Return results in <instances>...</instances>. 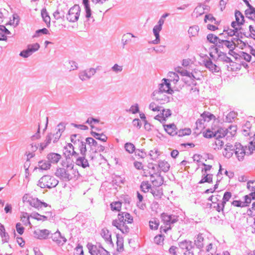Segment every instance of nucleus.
<instances>
[{"label": "nucleus", "instance_id": "nucleus-1", "mask_svg": "<svg viewBox=\"0 0 255 255\" xmlns=\"http://www.w3.org/2000/svg\"><path fill=\"white\" fill-rule=\"evenodd\" d=\"M78 174V171L74 169L73 165L68 164L66 168H57L55 172L57 177L65 182L69 181Z\"/></svg>", "mask_w": 255, "mask_h": 255}, {"label": "nucleus", "instance_id": "nucleus-2", "mask_svg": "<svg viewBox=\"0 0 255 255\" xmlns=\"http://www.w3.org/2000/svg\"><path fill=\"white\" fill-rule=\"evenodd\" d=\"M162 221L166 226H161L160 228V232L166 233L168 230H171V226L178 221L179 217L174 215H168L167 213H163L161 215Z\"/></svg>", "mask_w": 255, "mask_h": 255}, {"label": "nucleus", "instance_id": "nucleus-3", "mask_svg": "<svg viewBox=\"0 0 255 255\" xmlns=\"http://www.w3.org/2000/svg\"><path fill=\"white\" fill-rule=\"evenodd\" d=\"M59 181L53 176L46 175L43 176L38 181L37 185L41 188H52L55 187Z\"/></svg>", "mask_w": 255, "mask_h": 255}, {"label": "nucleus", "instance_id": "nucleus-4", "mask_svg": "<svg viewBox=\"0 0 255 255\" xmlns=\"http://www.w3.org/2000/svg\"><path fill=\"white\" fill-rule=\"evenodd\" d=\"M81 8L78 4H75L68 10L66 15L67 20L70 22H76L79 18Z\"/></svg>", "mask_w": 255, "mask_h": 255}, {"label": "nucleus", "instance_id": "nucleus-5", "mask_svg": "<svg viewBox=\"0 0 255 255\" xmlns=\"http://www.w3.org/2000/svg\"><path fill=\"white\" fill-rule=\"evenodd\" d=\"M164 19L160 17L157 22V24L155 25L153 28V33L155 37V39L151 41L150 43L154 44H157L160 42V39L159 33L162 29V25L164 24Z\"/></svg>", "mask_w": 255, "mask_h": 255}, {"label": "nucleus", "instance_id": "nucleus-6", "mask_svg": "<svg viewBox=\"0 0 255 255\" xmlns=\"http://www.w3.org/2000/svg\"><path fill=\"white\" fill-rule=\"evenodd\" d=\"M155 93H166L169 94H172L173 93V90L171 88L170 83L169 80L167 79L163 78L162 80V83L159 85V89L158 91H154Z\"/></svg>", "mask_w": 255, "mask_h": 255}, {"label": "nucleus", "instance_id": "nucleus-7", "mask_svg": "<svg viewBox=\"0 0 255 255\" xmlns=\"http://www.w3.org/2000/svg\"><path fill=\"white\" fill-rule=\"evenodd\" d=\"M23 202L28 203L31 206L39 210L40 200L37 198H33L28 194H25L22 197Z\"/></svg>", "mask_w": 255, "mask_h": 255}, {"label": "nucleus", "instance_id": "nucleus-8", "mask_svg": "<svg viewBox=\"0 0 255 255\" xmlns=\"http://www.w3.org/2000/svg\"><path fill=\"white\" fill-rule=\"evenodd\" d=\"M99 66L96 68H90L87 70L81 71L79 72V77L83 81L90 79L93 76H94L97 70L99 69Z\"/></svg>", "mask_w": 255, "mask_h": 255}, {"label": "nucleus", "instance_id": "nucleus-9", "mask_svg": "<svg viewBox=\"0 0 255 255\" xmlns=\"http://www.w3.org/2000/svg\"><path fill=\"white\" fill-rule=\"evenodd\" d=\"M237 158L239 161H242L244 159L246 154L245 147L239 142L235 144L234 152Z\"/></svg>", "mask_w": 255, "mask_h": 255}, {"label": "nucleus", "instance_id": "nucleus-10", "mask_svg": "<svg viewBox=\"0 0 255 255\" xmlns=\"http://www.w3.org/2000/svg\"><path fill=\"white\" fill-rule=\"evenodd\" d=\"M237 126L231 125L226 129L221 128L220 129L219 133L221 134V137H224L225 136H227L228 137H232L236 134L237 131Z\"/></svg>", "mask_w": 255, "mask_h": 255}, {"label": "nucleus", "instance_id": "nucleus-11", "mask_svg": "<svg viewBox=\"0 0 255 255\" xmlns=\"http://www.w3.org/2000/svg\"><path fill=\"white\" fill-rule=\"evenodd\" d=\"M52 241L58 245H63L67 242V239L64 236H62L60 232L57 230L52 234L51 237Z\"/></svg>", "mask_w": 255, "mask_h": 255}, {"label": "nucleus", "instance_id": "nucleus-12", "mask_svg": "<svg viewBox=\"0 0 255 255\" xmlns=\"http://www.w3.org/2000/svg\"><path fill=\"white\" fill-rule=\"evenodd\" d=\"M33 234L34 237L37 239L46 240L50 234V231L47 229L39 230L34 231Z\"/></svg>", "mask_w": 255, "mask_h": 255}, {"label": "nucleus", "instance_id": "nucleus-13", "mask_svg": "<svg viewBox=\"0 0 255 255\" xmlns=\"http://www.w3.org/2000/svg\"><path fill=\"white\" fill-rule=\"evenodd\" d=\"M203 62L205 66L213 73H217L221 70L220 68L214 64L210 59H205L203 60Z\"/></svg>", "mask_w": 255, "mask_h": 255}, {"label": "nucleus", "instance_id": "nucleus-14", "mask_svg": "<svg viewBox=\"0 0 255 255\" xmlns=\"http://www.w3.org/2000/svg\"><path fill=\"white\" fill-rule=\"evenodd\" d=\"M235 145H233L230 143H227L223 152V155L227 158L231 157L234 152Z\"/></svg>", "mask_w": 255, "mask_h": 255}, {"label": "nucleus", "instance_id": "nucleus-15", "mask_svg": "<svg viewBox=\"0 0 255 255\" xmlns=\"http://www.w3.org/2000/svg\"><path fill=\"white\" fill-rule=\"evenodd\" d=\"M205 242L206 240L204 239L202 234H198L194 238V245L199 250L203 248Z\"/></svg>", "mask_w": 255, "mask_h": 255}, {"label": "nucleus", "instance_id": "nucleus-16", "mask_svg": "<svg viewBox=\"0 0 255 255\" xmlns=\"http://www.w3.org/2000/svg\"><path fill=\"white\" fill-rule=\"evenodd\" d=\"M157 166V171H159L160 173L161 171L167 172L170 168L169 164L165 160H159Z\"/></svg>", "mask_w": 255, "mask_h": 255}, {"label": "nucleus", "instance_id": "nucleus-17", "mask_svg": "<svg viewBox=\"0 0 255 255\" xmlns=\"http://www.w3.org/2000/svg\"><path fill=\"white\" fill-rule=\"evenodd\" d=\"M178 246L181 249L186 250V251L191 250L194 248L192 242L187 240L179 242Z\"/></svg>", "mask_w": 255, "mask_h": 255}, {"label": "nucleus", "instance_id": "nucleus-18", "mask_svg": "<svg viewBox=\"0 0 255 255\" xmlns=\"http://www.w3.org/2000/svg\"><path fill=\"white\" fill-rule=\"evenodd\" d=\"M76 165L81 166L83 168L89 167V164L88 160L86 158V155H81L78 157L75 162Z\"/></svg>", "mask_w": 255, "mask_h": 255}, {"label": "nucleus", "instance_id": "nucleus-19", "mask_svg": "<svg viewBox=\"0 0 255 255\" xmlns=\"http://www.w3.org/2000/svg\"><path fill=\"white\" fill-rule=\"evenodd\" d=\"M164 130L166 132L171 136H174L176 135V130L177 128L174 124H171L168 125H163Z\"/></svg>", "mask_w": 255, "mask_h": 255}, {"label": "nucleus", "instance_id": "nucleus-20", "mask_svg": "<svg viewBox=\"0 0 255 255\" xmlns=\"http://www.w3.org/2000/svg\"><path fill=\"white\" fill-rule=\"evenodd\" d=\"M61 156L60 154L52 152L49 153L47 156L48 161L50 163H57L60 159Z\"/></svg>", "mask_w": 255, "mask_h": 255}, {"label": "nucleus", "instance_id": "nucleus-21", "mask_svg": "<svg viewBox=\"0 0 255 255\" xmlns=\"http://www.w3.org/2000/svg\"><path fill=\"white\" fill-rule=\"evenodd\" d=\"M156 179L152 180V184L153 186L159 187L163 184L164 181V178L161 175L159 171H157L155 173Z\"/></svg>", "mask_w": 255, "mask_h": 255}, {"label": "nucleus", "instance_id": "nucleus-22", "mask_svg": "<svg viewBox=\"0 0 255 255\" xmlns=\"http://www.w3.org/2000/svg\"><path fill=\"white\" fill-rule=\"evenodd\" d=\"M227 70L228 71H237L241 69V65L233 62L232 60L229 63V65H226Z\"/></svg>", "mask_w": 255, "mask_h": 255}, {"label": "nucleus", "instance_id": "nucleus-23", "mask_svg": "<svg viewBox=\"0 0 255 255\" xmlns=\"http://www.w3.org/2000/svg\"><path fill=\"white\" fill-rule=\"evenodd\" d=\"M243 0L248 7V8L245 11V14L247 18H251V15H252V14L255 11V7H254L250 3L248 0Z\"/></svg>", "mask_w": 255, "mask_h": 255}, {"label": "nucleus", "instance_id": "nucleus-24", "mask_svg": "<svg viewBox=\"0 0 255 255\" xmlns=\"http://www.w3.org/2000/svg\"><path fill=\"white\" fill-rule=\"evenodd\" d=\"M82 3L84 5V9L85 10L86 14L85 16L87 18H89L91 17L92 10L90 5L89 0H83Z\"/></svg>", "mask_w": 255, "mask_h": 255}, {"label": "nucleus", "instance_id": "nucleus-25", "mask_svg": "<svg viewBox=\"0 0 255 255\" xmlns=\"http://www.w3.org/2000/svg\"><path fill=\"white\" fill-rule=\"evenodd\" d=\"M220 129H219L217 132H214L210 129L208 128L206 130V131L203 133V136L208 138H210L213 137H221V134L219 133Z\"/></svg>", "mask_w": 255, "mask_h": 255}, {"label": "nucleus", "instance_id": "nucleus-26", "mask_svg": "<svg viewBox=\"0 0 255 255\" xmlns=\"http://www.w3.org/2000/svg\"><path fill=\"white\" fill-rule=\"evenodd\" d=\"M87 247L91 255H98L99 254L101 253L100 249H98L96 245H93L92 244L89 243Z\"/></svg>", "mask_w": 255, "mask_h": 255}, {"label": "nucleus", "instance_id": "nucleus-27", "mask_svg": "<svg viewBox=\"0 0 255 255\" xmlns=\"http://www.w3.org/2000/svg\"><path fill=\"white\" fill-rule=\"evenodd\" d=\"M41 16L43 21L46 24L48 27L50 26V17L46 9V8H42L41 11Z\"/></svg>", "mask_w": 255, "mask_h": 255}, {"label": "nucleus", "instance_id": "nucleus-28", "mask_svg": "<svg viewBox=\"0 0 255 255\" xmlns=\"http://www.w3.org/2000/svg\"><path fill=\"white\" fill-rule=\"evenodd\" d=\"M235 18L236 21L238 24H239V26H241L245 22L244 16V15L239 10H236L235 11Z\"/></svg>", "mask_w": 255, "mask_h": 255}, {"label": "nucleus", "instance_id": "nucleus-29", "mask_svg": "<svg viewBox=\"0 0 255 255\" xmlns=\"http://www.w3.org/2000/svg\"><path fill=\"white\" fill-rule=\"evenodd\" d=\"M221 138L216 137L215 140L212 144L213 148L216 150L221 149L224 144V142L220 139Z\"/></svg>", "mask_w": 255, "mask_h": 255}, {"label": "nucleus", "instance_id": "nucleus-30", "mask_svg": "<svg viewBox=\"0 0 255 255\" xmlns=\"http://www.w3.org/2000/svg\"><path fill=\"white\" fill-rule=\"evenodd\" d=\"M91 134L96 139L103 142H106L108 139V137L103 133H99L95 131H91Z\"/></svg>", "mask_w": 255, "mask_h": 255}, {"label": "nucleus", "instance_id": "nucleus-31", "mask_svg": "<svg viewBox=\"0 0 255 255\" xmlns=\"http://www.w3.org/2000/svg\"><path fill=\"white\" fill-rule=\"evenodd\" d=\"M31 218L35 219L37 221H45L48 220L49 218L48 216L41 215L37 212H33L30 215Z\"/></svg>", "mask_w": 255, "mask_h": 255}, {"label": "nucleus", "instance_id": "nucleus-32", "mask_svg": "<svg viewBox=\"0 0 255 255\" xmlns=\"http://www.w3.org/2000/svg\"><path fill=\"white\" fill-rule=\"evenodd\" d=\"M224 208L225 207L223 205L221 202H213V203L210 204V208L214 209L218 212H222V213H224Z\"/></svg>", "mask_w": 255, "mask_h": 255}, {"label": "nucleus", "instance_id": "nucleus-33", "mask_svg": "<svg viewBox=\"0 0 255 255\" xmlns=\"http://www.w3.org/2000/svg\"><path fill=\"white\" fill-rule=\"evenodd\" d=\"M202 178L199 182V184H202L205 182H207L209 183H212V179H213V174H206V173H202Z\"/></svg>", "mask_w": 255, "mask_h": 255}, {"label": "nucleus", "instance_id": "nucleus-34", "mask_svg": "<svg viewBox=\"0 0 255 255\" xmlns=\"http://www.w3.org/2000/svg\"><path fill=\"white\" fill-rule=\"evenodd\" d=\"M38 166L39 169L46 170L50 168L51 163L48 161L41 160L38 162Z\"/></svg>", "mask_w": 255, "mask_h": 255}, {"label": "nucleus", "instance_id": "nucleus-35", "mask_svg": "<svg viewBox=\"0 0 255 255\" xmlns=\"http://www.w3.org/2000/svg\"><path fill=\"white\" fill-rule=\"evenodd\" d=\"M79 149L80 150V154L81 155H86L87 153V148H86V144H87V141H82V139L79 142Z\"/></svg>", "mask_w": 255, "mask_h": 255}, {"label": "nucleus", "instance_id": "nucleus-36", "mask_svg": "<svg viewBox=\"0 0 255 255\" xmlns=\"http://www.w3.org/2000/svg\"><path fill=\"white\" fill-rule=\"evenodd\" d=\"M169 82H172L174 84H176L179 80L178 75L173 72H169L168 74Z\"/></svg>", "mask_w": 255, "mask_h": 255}, {"label": "nucleus", "instance_id": "nucleus-37", "mask_svg": "<svg viewBox=\"0 0 255 255\" xmlns=\"http://www.w3.org/2000/svg\"><path fill=\"white\" fill-rule=\"evenodd\" d=\"M207 39L209 42L213 44H217V42L219 44L220 40H221L218 36L212 33L207 35Z\"/></svg>", "mask_w": 255, "mask_h": 255}, {"label": "nucleus", "instance_id": "nucleus-38", "mask_svg": "<svg viewBox=\"0 0 255 255\" xmlns=\"http://www.w3.org/2000/svg\"><path fill=\"white\" fill-rule=\"evenodd\" d=\"M201 118H202L205 122H209L212 119H215V116L208 112H204L203 114L201 115Z\"/></svg>", "mask_w": 255, "mask_h": 255}, {"label": "nucleus", "instance_id": "nucleus-39", "mask_svg": "<svg viewBox=\"0 0 255 255\" xmlns=\"http://www.w3.org/2000/svg\"><path fill=\"white\" fill-rule=\"evenodd\" d=\"M218 59L219 60L229 63L231 61V59L229 57L227 56L226 53L220 51L218 54Z\"/></svg>", "mask_w": 255, "mask_h": 255}, {"label": "nucleus", "instance_id": "nucleus-40", "mask_svg": "<svg viewBox=\"0 0 255 255\" xmlns=\"http://www.w3.org/2000/svg\"><path fill=\"white\" fill-rule=\"evenodd\" d=\"M101 236L107 242L112 244L111 235L110 234L108 230L102 229L101 232Z\"/></svg>", "mask_w": 255, "mask_h": 255}, {"label": "nucleus", "instance_id": "nucleus-41", "mask_svg": "<svg viewBox=\"0 0 255 255\" xmlns=\"http://www.w3.org/2000/svg\"><path fill=\"white\" fill-rule=\"evenodd\" d=\"M177 132L176 135L178 136L181 137L185 135H190L191 133V130L189 128H185L184 129H180L178 130H176Z\"/></svg>", "mask_w": 255, "mask_h": 255}, {"label": "nucleus", "instance_id": "nucleus-42", "mask_svg": "<svg viewBox=\"0 0 255 255\" xmlns=\"http://www.w3.org/2000/svg\"><path fill=\"white\" fill-rule=\"evenodd\" d=\"M65 11L63 9H57L53 13V16L55 19L58 20L60 18L63 19L65 17Z\"/></svg>", "mask_w": 255, "mask_h": 255}, {"label": "nucleus", "instance_id": "nucleus-43", "mask_svg": "<svg viewBox=\"0 0 255 255\" xmlns=\"http://www.w3.org/2000/svg\"><path fill=\"white\" fill-rule=\"evenodd\" d=\"M220 43L218 45V47H223L224 45L225 46L228 48H233V47L235 46L232 43V41L228 40H220Z\"/></svg>", "mask_w": 255, "mask_h": 255}, {"label": "nucleus", "instance_id": "nucleus-44", "mask_svg": "<svg viewBox=\"0 0 255 255\" xmlns=\"http://www.w3.org/2000/svg\"><path fill=\"white\" fill-rule=\"evenodd\" d=\"M140 188L142 192L146 193L151 188V186L148 181H142L140 184Z\"/></svg>", "mask_w": 255, "mask_h": 255}, {"label": "nucleus", "instance_id": "nucleus-45", "mask_svg": "<svg viewBox=\"0 0 255 255\" xmlns=\"http://www.w3.org/2000/svg\"><path fill=\"white\" fill-rule=\"evenodd\" d=\"M203 7L202 4L200 3L194 9L193 13L196 14L197 17L204 13Z\"/></svg>", "mask_w": 255, "mask_h": 255}, {"label": "nucleus", "instance_id": "nucleus-46", "mask_svg": "<svg viewBox=\"0 0 255 255\" xmlns=\"http://www.w3.org/2000/svg\"><path fill=\"white\" fill-rule=\"evenodd\" d=\"M39 48L40 45L38 43L29 44L27 46V49L31 54L37 51L39 49Z\"/></svg>", "mask_w": 255, "mask_h": 255}, {"label": "nucleus", "instance_id": "nucleus-47", "mask_svg": "<svg viewBox=\"0 0 255 255\" xmlns=\"http://www.w3.org/2000/svg\"><path fill=\"white\" fill-rule=\"evenodd\" d=\"M231 197L232 193L231 192L226 191L224 193L222 200L221 201V203H222L223 205H224V207L226 203L229 201Z\"/></svg>", "mask_w": 255, "mask_h": 255}, {"label": "nucleus", "instance_id": "nucleus-48", "mask_svg": "<svg viewBox=\"0 0 255 255\" xmlns=\"http://www.w3.org/2000/svg\"><path fill=\"white\" fill-rule=\"evenodd\" d=\"M205 122L203 120V119L202 118L198 119L196 122L195 128L196 129L200 130V131H201L205 128L204 125Z\"/></svg>", "mask_w": 255, "mask_h": 255}, {"label": "nucleus", "instance_id": "nucleus-49", "mask_svg": "<svg viewBox=\"0 0 255 255\" xmlns=\"http://www.w3.org/2000/svg\"><path fill=\"white\" fill-rule=\"evenodd\" d=\"M30 215L28 216L27 213H23L22 217H21V221L25 226L31 225L30 222L29 221Z\"/></svg>", "mask_w": 255, "mask_h": 255}, {"label": "nucleus", "instance_id": "nucleus-50", "mask_svg": "<svg viewBox=\"0 0 255 255\" xmlns=\"http://www.w3.org/2000/svg\"><path fill=\"white\" fill-rule=\"evenodd\" d=\"M126 150L129 153H132L135 151V147L133 144L130 142H127L125 144Z\"/></svg>", "mask_w": 255, "mask_h": 255}, {"label": "nucleus", "instance_id": "nucleus-51", "mask_svg": "<svg viewBox=\"0 0 255 255\" xmlns=\"http://www.w3.org/2000/svg\"><path fill=\"white\" fill-rule=\"evenodd\" d=\"M159 225V220L157 219H153L149 222L150 229L151 230H156Z\"/></svg>", "mask_w": 255, "mask_h": 255}, {"label": "nucleus", "instance_id": "nucleus-52", "mask_svg": "<svg viewBox=\"0 0 255 255\" xmlns=\"http://www.w3.org/2000/svg\"><path fill=\"white\" fill-rule=\"evenodd\" d=\"M85 141H87V144L91 147V149L93 150L92 147H97L98 145L97 141L94 139L93 137H87L85 139Z\"/></svg>", "mask_w": 255, "mask_h": 255}, {"label": "nucleus", "instance_id": "nucleus-53", "mask_svg": "<svg viewBox=\"0 0 255 255\" xmlns=\"http://www.w3.org/2000/svg\"><path fill=\"white\" fill-rule=\"evenodd\" d=\"M164 240V236L162 234L156 235L154 238V242L158 245H162Z\"/></svg>", "mask_w": 255, "mask_h": 255}, {"label": "nucleus", "instance_id": "nucleus-54", "mask_svg": "<svg viewBox=\"0 0 255 255\" xmlns=\"http://www.w3.org/2000/svg\"><path fill=\"white\" fill-rule=\"evenodd\" d=\"M199 30V26L197 25H194L190 27L188 30V33L192 36H195L198 34Z\"/></svg>", "mask_w": 255, "mask_h": 255}, {"label": "nucleus", "instance_id": "nucleus-55", "mask_svg": "<svg viewBox=\"0 0 255 255\" xmlns=\"http://www.w3.org/2000/svg\"><path fill=\"white\" fill-rule=\"evenodd\" d=\"M81 140V136L78 134H72L70 136V140L74 144H76L77 142H79Z\"/></svg>", "mask_w": 255, "mask_h": 255}, {"label": "nucleus", "instance_id": "nucleus-56", "mask_svg": "<svg viewBox=\"0 0 255 255\" xmlns=\"http://www.w3.org/2000/svg\"><path fill=\"white\" fill-rule=\"evenodd\" d=\"M207 20L211 21V22H214L216 24H218L219 22L216 21V18L213 16V15L211 14H206L204 18V22H207Z\"/></svg>", "mask_w": 255, "mask_h": 255}, {"label": "nucleus", "instance_id": "nucleus-57", "mask_svg": "<svg viewBox=\"0 0 255 255\" xmlns=\"http://www.w3.org/2000/svg\"><path fill=\"white\" fill-rule=\"evenodd\" d=\"M40 34H49V32L48 30L46 28L38 29L35 31V33L33 36V37H38L39 36Z\"/></svg>", "mask_w": 255, "mask_h": 255}, {"label": "nucleus", "instance_id": "nucleus-58", "mask_svg": "<svg viewBox=\"0 0 255 255\" xmlns=\"http://www.w3.org/2000/svg\"><path fill=\"white\" fill-rule=\"evenodd\" d=\"M150 192L152 193L154 197L156 199L161 198L162 195V192L159 190H156L155 188H153L151 189Z\"/></svg>", "mask_w": 255, "mask_h": 255}, {"label": "nucleus", "instance_id": "nucleus-59", "mask_svg": "<svg viewBox=\"0 0 255 255\" xmlns=\"http://www.w3.org/2000/svg\"><path fill=\"white\" fill-rule=\"evenodd\" d=\"M121 206L122 203L120 202H115L111 204V208L112 211H120Z\"/></svg>", "mask_w": 255, "mask_h": 255}, {"label": "nucleus", "instance_id": "nucleus-60", "mask_svg": "<svg viewBox=\"0 0 255 255\" xmlns=\"http://www.w3.org/2000/svg\"><path fill=\"white\" fill-rule=\"evenodd\" d=\"M237 114L234 112H230L226 117L225 121L231 123L236 117Z\"/></svg>", "mask_w": 255, "mask_h": 255}, {"label": "nucleus", "instance_id": "nucleus-61", "mask_svg": "<svg viewBox=\"0 0 255 255\" xmlns=\"http://www.w3.org/2000/svg\"><path fill=\"white\" fill-rule=\"evenodd\" d=\"M239 57L242 59H244L245 60H246V61L247 62H250L251 61V59H252V56L245 52H243V51H242L240 52V54L239 55Z\"/></svg>", "mask_w": 255, "mask_h": 255}, {"label": "nucleus", "instance_id": "nucleus-62", "mask_svg": "<svg viewBox=\"0 0 255 255\" xmlns=\"http://www.w3.org/2000/svg\"><path fill=\"white\" fill-rule=\"evenodd\" d=\"M249 30L250 33L249 35H246V33H244V35L246 37H250L255 39V27L254 28L253 26L250 25L249 26Z\"/></svg>", "mask_w": 255, "mask_h": 255}, {"label": "nucleus", "instance_id": "nucleus-63", "mask_svg": "<svg viewBox=\"0 0 255 255\" xmlns=\"http://www.w3.org/2000/svg\"><path fill=\"white\" fill-rule=\"evenodd\" d=\"M251 138H252V140L249 142L250 146H249V149L251 152H253L255 149V133L253 134V136L251 137Z\"/></svg>", "mask_w": 255, "mask_h": 255}, {"label": "nucleus", "instance_id": "nucleus-64", "mask_svg": "<svg viewBox=\"0 0 255 255\" xmlns=\"http://www.w3.org/2000/svg\"><path fill=\"white\" fill-rule=\"evenodd\" d=\"M113 183L117 186H119L120 184L124 183V179L120 176H116L113 180Z\"/></svg>", "mask_w": 255, "mask_h": 255}]
</instances>
